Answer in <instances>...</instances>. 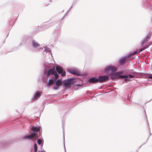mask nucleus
<instances>
[{
	"instance_id": "f257e3e1",
	"label": "nucleus",
	"mask_w": 152,
	"mask_h": 152,
	"mask_svg": "<svg viewBox=\"0 0 152 152\" xmlns=\"http://www.w3.org/2000/svg\"><path fill=\"white\" fill-rule=\"evenodd\" d=\"M30 128L31 130V134L30 135L24 136L23 137L24 139L31 140L33 139L35 136L36 133L39 132L40 129L39 126H33Z\"/></svg>"
},
{
	"instance_id": "f03ea898",
	"label": "nucleus",
	"mask_w": 152,
	"mask_h": 152,
	"mask_svg": "<svg viewBox=\"0 0 152 152\" xmlns=\"http://www.w3.org/2000/svg\"><path fill=\"white\" fill-rule=\"evenodd\" d=\"M55 68L56 66L55 65H53V67H52L50 65H45L44 71V75L48 77L53 75Z\"/></svg>"
},
{
	"instance_id": "7ed1b4c3",
	"label": "nucleus",
	"mask_w": 152,
	"mask_h": 152,
	"mask_svg": "<svg viewBox=\"0 0 152 152\" xmlns=\"http://www.w3.org/2000/svg\"><path fill=\"white\" fill-rule=\"evenodd\" d=\"M75 82L74 78H69L63 81V85L65 87H70L71 85Z\"/></svg>"
},
{
	"instance_id": "20e7f679",
	"label": "nucleus",
	"mask_w": 152,
	"mask_h": 152,
	"mask_svg": "<svg viewBox=\"0 0 152 152\" xmlns=\"http://www.w3.org/2000/svg\"><path fill=\"white\" fill-rule=\"evenodd\" d=\"M137 53V52L136 51L131 52L127 56L121 58L119 60V63L122 65L125 64L126 63V60L128 58L136 54Z\"/></svg>"
},
{
	"instance_id": "39448f33",
	"label": "nucleus",
	"mask_w": 152,
	"mask_h": 152,
	"mask_svg": "<svg viewBox=\"0 0 152 152\" xmlns=\"http://www.w3.org/2000/svg\"><path fill=\"white\" fill-rule=\"evenodd\" d=\"M32 47L36 50L38 51L39 49H43V48L40 47V44L37 41L34 40H32Z\"/></svg>"
},
{
	"instance_id": "423d86ee",
	"label": "nucleus",
	"mask_w": 152,
	"mask_h": 152,
	"mask_svg": "<svg viewBox=\"0 0 152 152\" xmlns=\"http://www.w3.org/2000/svg\"><path fill=\"white\" fill-rule=\"evenodd\" d=\"M54 24V22H47L42 25V27L43 29H47L53 26Z\"/></svg>"
},
{
	"instance_id": "0eeeda50",
	"label": "nucleus",
	"mask_w": 152,
	"mask_h": 152,
	"mask_svg": "<svg viewBox=\"0 0 152 152\" xmlns=\"http://www.w3.org/2000/svg\"><path fill=\"white\" fill-rule=\"evenodd\" d=\"M55 69L57 72L59 74H61L62 76H64L66 75V73L65 71H63L62 68L60 66H56Z\"/></svg>"
},
{
	"instance_id": "6e6552de",
	"label": "nucleus",
	"mask_w": 152,
	"mask_h": 152,
	"mask_svg": "<svg viewBox=\"0 0 152 152\" xmlns=\"http://www.w3.org/2000/svg\"><path fill=\"white\" fill-rule=\"evenodd\" d=\"M41 94L39 91H36L31 99V101L33 102L38 99L41 96Z\"/></svg>"
},
{
	"instance_id": "1a4fd4ad",
	"label": "nucleus",
	"mask_w": 152,
	"mask_h": 152,
	"mask_svg": "<svg viewBox=\"0 0 152 152\" xmlns=\"http://www.w3.org/2000/svg\"><path fill=\"white\" fill-rule=\"evenodd\" d=\"M98 78L99 82L102 83L107 80L109 77L107 75H101L99 76Z\"/></svg>"
},
{
	"instance_id": "9d476101",
	"label": "nucleus",
	"mask_w": 152,
	"mask_h": 152,
	"mask_svg": "<svg viewBox=\"0 0 152 152\" xmlns=\"http://www.w3.org/2000/svg\"><path fill=\"white\" fill-rule=\"evenodd\" d=\"M151 36L149 34L146 35L140 42L141 46H143L145 44L148 42Z\"/></svg>"
},
{
	"instance_id": "9b49d317",
	"label": "nucleus",
	"mask_w": 152,
	"mask_h": 152,
	"mask_svg": "<svg viewBox=\"0 0 152 152\" xmlns=\"http://www.w3.org/2000/svg\"><path fill=\"white\" fill-rule=\"evenodd\" d=\"M62 84V80L58 79L57 80L56 83V86L53 87L54 89L55 90H57L59 89V86Z\"/></svg>"
},
{
	"instance_id": "f8f14e48",
	"label": "nucleus",
	"mask_w": 152,
	"mask_h": 152,
	"mask_svg": "<svg viewBox=\"0 0 152 152\" xmlns=\"http://www.w3.org/2000/svg\"><path fill=\"white\" fill-rule=\"evenodd\" d=\"M88 82L90 83H94L99 82L98 78L96 77H93L89 79Z\"/></svg>"
},
{
	"instance_id": "ddd939ff",
	"label": "nucleus",
	"mask_w": 152,
	"mask_h": 152,
	"mask_svg": "<svg viewBox=\"0 0 152 152\" xmlns=\"http://www.w3.org/2000/svg\"><path fill=\"white\" fill-rule=\"evenodd\" d=\"M68 72L69 73L72 74L74 75H75L77 76H80V74L79 72L76 70H74L73 69H72L70 70H69Z\"/></svg>"
},
{
	"instance_id": "4468645a",
	"label": "nucleus",
	"mask_w": 152,
	"mask_h": 152,
	"mask_svg": "<svg viewBox=\"0 0 152 152\" xmlns=\"http://www.w3.org/2000/svg\"><path fill=\"white\" fill-rule=\"evenodd\" d=\"M123 77H128L130 79V78H134V76L130 74H129L128 75H119L118 76V78L119 79L123 78Z\"/></svg>"
},
{
	"instance_id": "2eb2a0df",
	"label": "nucleus",
	"mask_w": 152,
	"mask_h": 152,
	"mask_svg": "<svg viewBox=\"0 0 152 152\" xmlns=\"http://www.w3.org/2000/svg\"><path fill=\"white\" fill-rule=\"evenodd\" d=\"M43 48H44V51L46 53H48L49 54H50L51 56L52 55V53L50 48L47 47V46H44Z\"/></svg>"
},
{
	"instance_id": "dca6fc26",
	"label": "nucleus",
	"mask_w": 152,
	"mask_h": 152,
	"mask_svg": "<svg viewBox=\"0 0 152 152\" xmlns=\"http://www.w3.org/2000/svg\"><path fill=\"white\" fill-rule=\"evenodd\" d=\"M152 44V43H151V42H149L146 45H145L144 46L143 48H141L139 50V52H141L143 51V50H145L147 48H148V47L150 46Z\"/></svg>"
},
{
	"instance_id": "f3484780",
	"label": "nucleus",
	"mask_w": 152,
	"mask_h": 152,
	"mask_svg": "<svg viewBox=\"0 0 152 152\" xmlns=\"http://www.w3.org/2000/svg\"><path fill=\"white\" fill-rule=\"evenodd\" d=\"M125 73L126 74H137L138 73V72L134 71L133 69H127L125 70Z\"/></svg>"
},
{
	"instance_id": "a211bd4d",
	"label": "nucleus",
	"mask_w": 152,
	"mask_h": 152,
	"mask_svg": "<svg viewBox=\"0 0 152 152\" xmlns=\"http://www.w3.org/2000/svg\"><path fill=\"white\" fill-rule=\"evenodd\" d=\"M54 35L53 37V38L55 41H56L58 40V36L57 35L58 32V30H56L54 31Z\"/></svg>"
},
{
	"instance_id": "6ab92c4d",
	"label": "nucleus",
	"mask_w": 152,
	"mask_h": 152,
	"mask_svg": "<svg viewBox=\"0 0 152 152\" xmlns=\"http://www.w3.org/2000/svg\"><path fill=\"white\" fill-rule=\"evenodd\" d=\"M55 82V79H50L49 80L48 83H47L48 86L50 87Z\"/></svg>"
},
{
	"instance_id": "aec40b11",
	"label": "nucleus",
	"mask_w": 152,
	"mask_h": 152,
	"mask_svg": "<svg viewBox=\"0 0 152 152\" xmlns=\"http://www.w3.org/2000/svg\"><path fill=\"white\" fill-rule=\"evenodd\" d=\"M49 77H48L45 75H44V74L42 75V81L45 83L47 82L48 78Z\"/></svg>"
},
{
	"instance_id": "412c9836",
	"label": "nucleus",
	"mask_w": 152,
	"mask_h": 152,
	"mask_svg": "<svg viewBox=\"0 0 152 152\" xmlns=\"http://www.w3.org/2000/svg\"><path fill=\"white\" fill-rule=\"evenodd\" d=\"M111 65L108 66L104 68L105 71L106 72H108L111 70Z\"/></svg>"
},
{
	"instance_id": "4be33fe9",
	"label": "nucleus",
	"mask_w": 152,
	"mask_h": 152,
	"mask_svg": "<svg viewBox=\"0 0 152 152\" xmlns=\"http://www.w3.org/2000/svg\"><path fill=\"white\" fill-rule=\"evenodd\" d=\"M117 68L111 66L110 71H111L112 73H113L115 72L117 70Z\"/></svg>"
},
{
	"instance_id": "5701e85b",
	"label": "nucleus",
	"mask_w": 152,
	"mask_h": 152,
	"mask_svg": "<svg viewBox=\"0 0 152 152\" xmlns=\"http://www.w3.org/2000/svg\"><path fill=\"white\" fill-rule=\"evenodd\" d=\"M53 75H54L55 76V77L56 79H57L58 77V75L57 74L56 71L55 70Z\"/></svg>"
},
{
	"instance_id": "b1692460",
	"label": "nucleus",
	"mask_w": 152,
	"mask_h": 152,
	"mask_svg": "<svg viewBox=\"0 0 152 152\" xmlns=\"http://www.w3.org/2000/svg\"><path fill=\"white\" fill-rule=\"evenodd\" d=\"M69 10H67V11L65 13L63 17L60 20V22H61L63 20V19L65 17L67 16V14L69 13Z\"/></svg>"
},
{
	"instance_id": "393cba45",
	"label": "nucleus",
	"mask_w": 152,
	"mask_h": 152,
	"mask_svg": "<svg viewBox=\"0 0 152 152\" xmlns=\"http://www.w3.org/2000/svg\"><path fill=\"white\" fill-rule=\"evenodd\" d=\"M118 76L116 73L113 74L111 77L112 79H115L118 78L117 76Z\"/></svg>"
},
{
	"instance_id": "a878e982",
	"label": "nucleus",
	"mask_w": 152,
	"mask_h": 152,
	"mask_svg": "<svg viewBox=\"0 0 152 152\" xmlns=\"http://www.w3.org/2000/svg\"><path fill=\"white\" fill-rule=\"evenodd\" d=\"M123 78H124V80L126 83H127L128 81L131 80H130L129 78L128 77H123Z\"/></svg>"
},
{
	"instance_id": "bb28decb",
	"label": "nucleus",
	"mask_w": 152,
	"mask_h": 152,
	"mask_svg": "<svg viewBox=\"0 0 152 152\" xmlns=\"http://www.w3.org/2000/svg\"><path fill=\"white\" fill-rule=\"evenodd\" d=\"M34 150H37V144L36 143H35L34 144Z\"/></svg>"
},
{
	"instance_id": "cd10ccee",
	"label": "nucleus",
	"mask_w": 152,
	"mask_h": 152,
	"mask_svg": "<svg viewBox=\"0 0 152 152\" xmlns=\"http://www.w3.org/2000/svg\"><path fill=\"white\" fill-rule=\"evenodd\" d=\"M42 140L41 139H38L37 140V142L38 144L40 145L42 143Z\"/></svg>"
},
{
	"instance_id": "c85d7f7f",
	"label": "nucleus",
	"mask_w": 152,
	"mask_h": 152,
	"mask_svg": "<svg viewBox=\"0 0 152 152\" xmlns=\"http://www.w3.org/2000/svg\"><path fill=\"white\" fill-rule=\"evenodd\" d=\"M123 74V72H121V71L117 72L116 73V74H117V75L118 76H118L119 75H121L120 74Z\"/></svg>"
},
{
	"instance_id": "c756f323",
	"label": "nucleus",
	"mask_w": 152,
	"mask_h": 152,
	"mask_svg": "<svg viewBox=\"0 0 152 152\" xmlns=\"http://www.w3.org/2000/svg\"><path fill=\"white\" fill-rule=\"evenodd\" d=\"M148 78L152 79V74H150L148 76Z\"/></svg>"
},
{
	"instance_id": "7c9ffc66",
	"label": "nucleus",
	"mask_w": 152,
	"mask_h": 152,
	"mask_svg": "<svg viewBox=\"0 0 152 152\" xmlns=\"http://www.w3.org/2000/svg\"><path fill=\"white\" fill-rule=\"evenodd\" d=\"M82 84H77L75 85V86H82Z\"/></svg>"
},
{
	"instance_id": "2f4dec72",
	"label": "nucleus",
	"mask_w": 152,
	"mask_h": 152,
	"mask_svg": "<svg viewBox=\"0 0 152 152\" xmlns=\"http://www.w3.org/2000/svg\"><path fill=\"white\" fill-rule=\"evenodd\" d=\"M37 150H34V152H37Z\"/></svg>"
},
{
	"instance_id": "473e14b6",
	"label": "nucleus",
	"mask_w": 152,
	"mask_h": 152,
	"mask_svg": "<svg viewBox=\"0 0 152 152\" xmlns=\"http://www.w3.org/2000/svg\"><path fill=\"white\" fill-rule=\"evenodd\" d=\"M42 152H46V151H42Z\"/></svg>"
},
{
	"instance_id": "72a5a7b5",
	"label": "nucleus",
	"mask_w": 152,
	"mask_h": 152,
	"mask_svg": "<svg viewBox=\"0 0 152 152\" xmlns=\"http://www.w3.org/2000/svg\"><path fill=\"white\" fill-rule=\"evenodd\" d=\"M18 16V15L17 14L16 15V17H17Z\"/></svg>"
},
{
	"instance_id": "f704fd0d",
	"label": "nucleus",
	"mask_w": 152,
	"mask_h": 152,
	"mask_svg": "<svg viewBox=\"0 0 152 152\" xmlns=\"http://www.w3.org/2000/svg\"><path fill=\"white\" fill-rule=\"evenodd\" d=\"M99 89H100V88H101V87H100L99 88Z\"/></svg>"
},
{
	"instance_id": "c9c22d12",
	"label": "nucleus",
	"mask_w": 152,
	"mask_h": 152,
	"mask_svg": "<svg viewBox=\"0 0 152 152\" xmlns=\"http://www.w3.org/2000/svg\"><path fill=\"white\" fill-rule=\"evenodd\" d=\"M11 23H13V22H11Z\"/></svg>"
}]
</instances>
